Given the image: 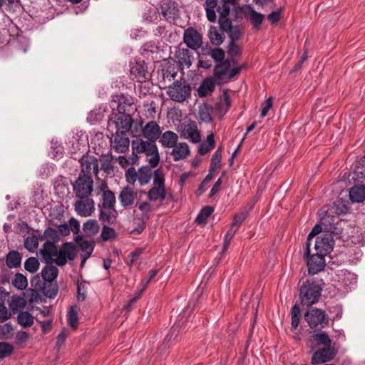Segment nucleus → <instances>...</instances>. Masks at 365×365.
<instances>
[{
	"instance_id": "1",
	"label": "nucleus",
	"mask_w": 365,
	"mask_h": 365,
	"mask_svg": "<svg viewBox=\"0 0 365 365\" xmlns=\"http://www.w3.org/2000/svg\"><path fill=\"white\" fill-rule=\"evenodd\" d=\"M321 281L306 280L299 289V302L302 306L310 307L319 300L322 291Z\"/></svg>"
},
{
	"instance_id": "2",
	"label": "nucleus",
	"mask_w": 365,
	"mask_h": 365,
	"mask_svg": "<svg viewBox=\"0 0 365 365\" xmlns=\"http://www.w3.org/2000/svg\"><path fill=\"white\" fill-rule=\"evenodd\" d=\"M131 145L133 153L135 155L144 153L150 157L148 162L151 167H156L158 165L160 155L156 143L149 140H144L141 138L137 137L132 140Z\"/></svg>"
},
{
	"instance_id": "3",
	"label": "nucleus",
	"mask_w": 365,
	"mask_h": 365,
	"mask_svg": "<svg viewBox=\"0 0 365 365\" xmlns=\"http://www.w3.org/2000/svg\"><path fill=\"white\" fill-rule=\"evenodd\" d=\"M148 198L150 201L159 200L160 202L167 197L165 185V175L163 170L158 168L153 173V186L148 192Z\"/></svg>"
},
{
	"instance_id": "4",
	"label": "nucleus",
	"mask_w": 365,
	"mask_h": 365,
	"mask_svg": "<svg viewBox=\"0 0 365 365\" xmlns=\"http://www.w3.org/2000/svg\"><path fill=\"white\" fill-rule=\"evenodd\" d=\"M304 319L311 329H321L328 325L329 318L325 311L312 308L305 312Z\"/></svg>"
},
{
	"instance_id": "5",
	"label": "nucleus",
	"mask_w": 365,
	"mask_h": 365,
	"mask_svg": "<svg viewBox=\"0 0 365 365\" xmlns=\"http://www.w3.org/2000/svg\"><path fill=\"white\" fill-rule=\"evenodd\" d=\"M191 88L183 81H175L168 86L167 94L171 100L177 102H183L190 96Z\"/></svg>"
},
{
	"instance_id": "6",
	"label": "nucleus",
	"mask_w": 365,
	"mask_h": 365,
	"mask_svg": "<svg viewBox=\"0 0 365 365\" xmlns=\"http://www.w3.org/2000/svg\"><path fill=\"white\" fill-rule=\"evenodd\" d=\"M133 119L130 114L116 113L115 120L110 119L108 122V130L109 132L128 133L132 126Z\"/></svg>"
},
{
	"instance_id": "7",
	"label": "nucleus",
	"mask_w": 365,
	"mask_h": 365,
	"mask_svg": "<svg viewBox=\"0 0 365 365\" xmlns=\"http://www.w3.org/2000/svg\"><path fill=\"white\" fill-rule=\"evenodd\" d=\"M73 188L77 197H89L93 190V178L79 175L73 184Z\"/></svg>"
},
{
	"instance_id": "8",
	"label": "nucleus",
	"mask_w": 365,
	"mask_h": 365,
	"mask_svg": "<svg viewBox=\"0 0 365 365\" xmlns=\"http://www.w3.org/2000/svg\"><path fill=\"white\" fill-rule=\"evenodd\" d=\"M130 75L132 79H135L138 83H145L150 75L147 66L144 61L131 62L130 64Z\"/></svg>"
},
{
	"instance_id": "9",
	"label": "nucleus",
	"mask_w": 365,
	"mask_h": 365,
	"mask_svg": "<svg viewBox=\"0 0 365 365\" xmlns=\"http://www.w3.org/2000/svg\"><path fill=\"white\" fill-rule=\"evenodd\" d=\"M57 252L55 263L58 266H63L68 259L73 260L76 257L75 245L71 242H64Z\"/></svg>"
},
{
	"instance_id": "10",
	"label": "nucleus",
	"mask_w": 365,
	"mask_h": 365,
	"mask_svg": "<svg viewBox=\"0 0 365 365\" xmlns=\"http://www.w3.org/2000/svg\"><path fill=\"white\" fill-rule=\"evenodd\" d=\"M80 163L81 168V176L92 178L93 174L98 175V163L97 158L94 156L83 155L80 160Z\"/></svg>"
},
{
	"instance_id": "11",
	"label": "nucleus",
	"mask_w": 365,
	"mask_h": 365,
	"mask_svg": "<svg viewBox=\"0 0 365 365\" xmlns=\"http://www.w3.org/2000/svg\"><path fill=\"white\" fill-rule=\"evenodd\" d=\"M112 137L110 138V145L112 148L118 153H125L130 145V140L127 133L110 132Z\"/></svg>"
},
{
	"instance_id": "12",
	"label": "nucleus",
	"mask_w": 365,
	"mask_h": 365,
	"mask_svg": "<svg viewBox=\"0 0 365 365\" xmlns=\"http://www.w3.org/2000/svg\"><path fill=\"white\" fill-rule=\"evenodd\" d=\"M336 351L331 346H325L319 349L313 353L311 359V364L312 365H318L320 364H325L333 360L336 355Z\"/></svg>"
},
{
	"instance_id": "13",
	"label": "nucleus",
	"mask_w": 365,
	"mask_h": 365,
	"mask_svg": "<svg viewBox=\"0 0 365 365\" xmlns=\"http://www.w3.org/2000/svg\"><path fill=\"white\" fill-rule=\"evenodd\" d=\"M334 240L331 232H325L317 237L315 241V250L323 255L329 254L334 247Z\"/></svg>"
},
{
	"instance_id": "14",
	"label": "nucleus",
	"mask_w": 365,
	"mask_h": 365,
	"mask_svg": "<svg viewBox=\"0 0 365 365\" xmlns=\"http://www.w3.org/2000/svg\"><path fill=\"white\" fill-rule=\"evenodd\" d=\"M74 203V209L76 213L81 217L91 216L95 211V202L88 197H78Z\"/></svg>"
},
{
	"instance_id": "15",
	"label": "nucleus",
	"mask_w": 365,
	"mask_h": 365,
	"mask_svg": "<svg viewBox=\"0 0 365 365\" xmlns=\"http://www.w3.org/2000/svg\"><path fill=\"white\" fill-rule=\"evenodd\" d=\"M183 41L188 48L197 50L202 44V35L194 28L188 27L184 31Z\"/></svg>"
},
{
	"instance_id": "16",
	"label": "nucleus",
	"mask_w": 365,
	"mask_h": 365,
	"mask_svg": "<svg viewBox=\"0 0 365 365\" xmlns=\"http://www.w3.org/2000/svg\"><path fill=\"white\" fill-rule=\"evenodd\" d=\"M133 99L125 95H114L110 101V108L117 110L118 113H125L131 106Z\"/></svg>"
},
{
	"instance_id": "17",
	"label": "nucleus",
	"mask_w": 365,
	"mask_h": 365,
	"mask_svg": "<svg viewBox=\"0 0 365 365\" xmlns=\"http://www.w3.org/2000/svg\"><path fill=\"white\" fill-rule=\"evenodd\" d=\"M311 343V349L313 351L317 346H331V340L328 334L323 331H313L309 338Z\"/></svg>"
},
{
	"instance_id": "18",
	"label": "nucleus",
	"mask_w": 365,
	"mask_h": 365,
	"mask_svg": "<svg viewBox=\"0 0 365 365\" xmlns=\"http://www.w3.org/2000/svg\"><path fill=\"white\" fill-rule=\"evenodd\" d=\"M136 197L137 192L129 185L123 187L118 195L119 202L124 209L131 207Z\"/></svg>"
},
{
	"instance_id": "19",
	"label": "nucleus",
	"mask_w": 365,
	"mask_h": 365,
	"mask_svg": "<svg viewBox=\"0 0 365 365\" xmlns=\"http://www.w3.org/2000/svg\"><path fill=\"white\" fill-rule=\"evenodd\" d=\"M307 260L308 272L309 274H315L324 269L325 267L324 255L317 252L312 255Z\"/></svg>"
},
{
	"instance_id": "20",
	"label": "nucleus",
	"mask_w": 365,
	"mask_h": 365,
	"mask_svg": "<svg viewBox=\"0 0 365 365\" xmlns=\"http://www.w3.org/2000/svg\"><path fill=\"white\" fill-rule=\"evenodd\" d=\"M220 29L228 34L230 41H238L242 36V28L239 25H234L230 19L220 22Z\"/></svg>"
},
{
	"instance_id": "21",
	"label": "nucleus",
	"mask_w": 365,
	"mask_h": 365,
	"mask_svg": "<svg viewBox=\"0 0 365 365\" xmlns=\"http://www.w3.org/2000/svg\"><path fill=\"white\" fill-rule=\"evenodd\" d=\"M39 253L46 264H52L55 262L58 254L57 247L54 242L46 241L40 249Z\"/></svg>"
},
{
	"instance_id": "22",
	"label": "nucleus",
	"mask_w": 365,
	"mask_h": 365,
	"mask_svg": "<svg viewBox=\"0 0 365 365\" xmlns=\"http://www.w3.org/2000/svg\"><path fill=\"white\" fill-rule=\"evenodd\" d=\"M143 136L147 140L156 143L159 139L161 130L159 125L155 121H150L142 128Z\"/></svg>"
},
{
	"instance_id": "23",
	"label": "nucleus",
	"mask_w": 365,
	"mask_h": 365,
	"mask_svg": "<svg viewBox=\"0 0 365 365\" xmlns=\"http://www.w3.org/2000/svg\"><path fill=\"white\" fill-rule=\"evenodd\" d=\"M181 137L189 139L193 143H197L200 141V134L197 130V125L192 123H189L180 129Z\"/></svg>"
},
{
	"instance_id": "24",
	"label": "nucleus",
	"mask_w": 365,
	"mask_h": 365,
	"mask_svg": "<svg viewBox=\"0 0 365 365\" xmlns=\"http://www.w3.org/2000/svg\"><path fill=\"white\" fill-rule=\"evenodd\" d=\"M118 216V213L115 208L99 207V220L104 224L115 223Z\"/></svg>"
},
{
	"instance_id": "25",
	"label": "nucleus",
	"mask_w": 365,
	"mask_h": 365,
	"mask_svg": "<svg viewBox=\"0 0 365 365\" xmlns=\"http://www.w3.org/2000/svg\"><path fill=\"white\" fill-rule=\"evenodd\" d=\"M160 8L162 15L168 21L174 20L178 15V9L175 2L170 0L163 2Z\"/></svg>"
},
{
	"instance_id": "26",
	"label": "nucleus",
	"mask_w": 365,
	"mask_h": 365,
	"mask_svg": "<svg viewBox=\"0 0 365 365\" xmlns=\"http://www.w3.org/2000/svg\"><path fill=\"white\" fill-rule=\"evenodd\" d=\"M170 153L174 161H178L186 158L190 155L189 146L186 143H180L172 148Z\"/></svg>"
},
{
	"instance_id": "27",
	"label": "nucleus",
	"mask_w": 365,
	"mask_h": 365,
	"mask_svg": "<svg viewBox=\"0 0 365 365\" xmlns=\"http://www.w3.org/2000/svg\"><path fill=\"white\" fill-rule=\"evenodd\" d=\"M115 203L116 198L114 192L110 190H106L101 195L98 207L115 208Z\"/></svg>"
},
{
	"instance_id": "28",
	"label": "nucleus",
	"mask_w": 365,
	"mask_h": 365,
	"mask_svg": "<svg viewBox=\"0 0 365 365\" xmlns=\"http://www.w3.org/2000/svg\"><path fill=\"white\" fill-rule=\"evenodd\" d=\"M160 143L164 148H172L176 145L178 140V135L170 130H167L160 134Z\"/></svg>"
},
{
	"instance_id": "29",
	"label": "nucleus",
	"mask_w": 365,
	"mask_h": 365,
	"mask_svg": "<svg viewBox=\"0 0 365 365\" xmlns=\"http://www.w3.org/2000/svg\"><path fill=\"white\" fill-rule=\"evenodd\" d=\"M230 68L229 60L216 63L214 68V76L219 81H226L228 70Z\"/></svg>"
},
{
	"instance_id": "30",
	"label": "nucleus",
	"mask_w": 365,
	"mask_h": 365,
	"mask_svg": "<svg viewBox=\"0 0 365 365\" xmlns=\"http://www.w3.org/2000/svg\"><path fill=\"white\" fill-rule=\"evenodd\" d=\"M215 88V82L214 79L211 77L206 78L197 88L198 96L200 98L205 97L209 93L214 91Z\"/></svg>"
},
{
	"instance_id": "31",
	"label": "nucleus",
	"mask_w": 365,
	"mask_h": 365,
	"mask_svg": "<svg viewBox=\"0 0 365 365\" xmlns=\"http://www.w3.org/2000/svg\"><path fill=\"white\" fill-rule=\"evenodd\" d=\"M175 57L178 60V63L182 66L190 68L192 63L193 57L188 49L179 48L176 51Z\"/></svg>"
},
{
	"instance_id": "32",
	"label": "nucleus",
	"mask_w": 365,
	"mask_h": 365,
	"mask_svg": "<svg viewBox=\"0 0 365 365\" xmlns=\"http://www.w3.org/2000/svg\"><path fill=\"white\" fill-rule=\"evenodd\" d=\"M58 274V268L52 264H47L41 270V277L45 282H53Z\"/></svg>"
},
{
	"instance_id": "33",
	"label": "nucleus",
	"mask_w": 365,
	"mask_h": 365,
	"mask_svg": "<svg viewBox=\"0 0 365 365\" xmlns=\"http://www.w3.org/2000/svg\"><path fill=\"white\" fill-rule=\"evenodd\" d=\"M349 197L352 202H361L365 200V186L355 185L350 189Z\"/></svg>"
},
{
	"instance_id": "34",
	"label": "nucleus",
	"mask_w": 365,
	"mask_h": 365,
	"mask_svg": "<svg viewBox=\"0 0 365 365\" xmlns=\"http://www.w3.org/2000/svg\"><path fill=\"white\" fill-rule=\"evenodd\" d=\"M153 167L149 165V166H143L139 169L138 173V180L140 185H145L150 182L153 174L151 169Z\"/></svg>"
},
{
	"instance_id": "35",
	"label": "nucleus",
	"mask_w": 365,
	"mask_h": 365,
	"mask_svg": "<svg viewBox=\"0 0 365 365\" xmlns=\"http://www.w3.org/2000/svg\"><path fill=\"white\" fill-rule=\"evenodd\" d=\"M217 0H206L205 4V10L206 16L209 21L215 22L217 19L215 9L217 8Z\"/></svg>"
},
{
	"instance_id": "36",
	"label": "nucleus",
	"mask_w": 365,
	"mask_h": 365,
	"mask_svg": "<svg viewBox=\"0 0 365 365\" xmlns=\"http://www.w3.org/2000/svg\"><path fill=\"white\" fill-rule=\"evenodd\" d=\"M76 242L80 247L81 250L82 251V253L81 255H86L88 256H91L93 249H94V242L93 241H88L82 239L81 237H78L76 239Z\"/></svg>"
},
{
	"instance_id": "37",
	"label": "nucleus",
	"mask_w": 365,
	"mask_h": 365,
	"mask_svg": "<svg viewBox=\"0 0 365 365\" xmlns=\"http://www.w3.org/2000/svg\"><path fill=\"white\" fill-rule=\"evenodd\" d=\"M99 225L96 220H88L83 225V230L86 236L92 237L99 231Z\"/></svg>"
},
{
	"instance_id": "38",
	"label": "nucleus",
	"mask_w": 365,
	"mask_h": 365,
	"mask_svg": "<svg viewBox=\"0 0 365 365\" xmlns=\"http://www.w3.org/2000/svg\"><path fill=\"white\" fill-rule=\"evenodd\" d=\"M21 257L19 252H9L6 258V263L9 268H16L21 265Z\"/></svg>"
},
{
	"instance_id": "39",
	"label": "nucleus",
	"mask_w": 365,
	"mask_h": 365,
	"mask_svg": "<svg viewBox=\"0 0 365 365\" xmlns=\"http://www.w3.org/2000/svg\"><path fill=\"white\" fill-rule=\"evenodd\" d=\"M208 37L210 42L215 46H220L223 43L224 36L217 29L215 26H211L208 31Z\"/></svg>"
},
{
	"instance_id": "40",
	"label": "nucleus",
	"mask_w": 365,
	"mask_h": 365,
	"mask_svg": "<svg viewBox=\"0 0 365 365\" xmlns=\"http://www.w3.org/2000/svg\"><path fill=\"white\" fill-rule=\"evenodd\" d=\"M204 55L211 56L213 60L218 63L220 62L225 61V54L224 51L220 48H209L207 51H204Z\"/></svg>"
},
{
	"instance_id": "41",
	"label": "nucleus",
	"mask_w": 365,
	"mask_h": 365,
	"mask_svg": "<svg viewBox=\"0 0 365 365\" xmlns=\"http://www.w3.org/2000/svg\"><path fill=\"white\" fill-rule=\"evenodd\" d=\"M334 216L328 215L326 212L320 219L319 224L322 225V227L324 229L325 232H331L333 233V229H335L334 225Z\"/></svg>"
},
{
	"instance_id": "42",
	"label": "nucleus",
	"mask_w": 365,
	"mask_h": 365,
	"mask_svg": "<svg viewBox=\"0 0 365 365\" xmlns=\"http://www.w3.org/2000/svg\"><path fill=\"white\" fill-rule=\"evenodd\" d=\"M234 4L222 3L217 8V11L219 13V23L223 21V20H229L230 19L228 16L230 14L232 6H234Z\"/></svg>"
},
{
	"instance_id": "43",
	"label": "nucleus",
	"mask_w": 365,
	"mask_h": 365,
	"mask_svg": "<svg viewBox=\"0 0 365 365\" xmlns=\"http://www.w3.org/2000/svg\"><path fill=\"white\" fill-rule=\"evenodd\" d=\"M29 48V41L24 36H18L14 41V48L17 52L26 53Z\"/></svg>"
},
{
	"instance_id": "44",
	"label": "nucleus",
	"mask_w": 365,
	"mask_h": 365,
	"mask_svg": "<svg viewBox=\"0 0 365 365\" xmlns=\"http://www.w3.org/2000/svg\"><path fill=\"white\" fill-rule=\"evenodd\" d=\"M214 212V208L211 206H205L201 209L198 215L195 218V222L199 224H205L207 222V218Z\"/></svg>"
},
{
	"instance_id": "45",
	"label": "nucleus",
	"mask_w": 365,
	"mask_h": 365,
	"mask_svg": "<svg viewBox=\"0 0 365 365\" xmlns=\"http://www.w3.org/2000/svg\"><path fill=\"white\" fill-rule=\"evenodd\" d=\"M17 320L23 327H30L34 324V317L28 312H21L18 314Z\"/></svg>"
},
{
	"instance_id": "46",
	"label": "nucleus",
	"mask_w": 365,
	"mask_h": 365,
	"mask_svg": "<svg viewBox=\"0 0 365 365\" xmlns=\"http://www.w3.org/2000/svg\"><path fill=\"white\" fill-rule=\"evenodd\" d=\"M43 237L38 238L36 235H32L31 236H28L24 240V247L29 251L30 252H34L37 249L38 246V240L42 239Z\"/></svg>"
},
{
	"instance_id": "47",
	"label": "nucleus",
	"mask_w": 365,
	"mask_h": 365,
	"mask_svg": "<svg viewBox=\"0 0 365 365\" xmlns=\"http://www.w3.org/2000/svg\"><path fill=\"white\" fill-rule=\"evenodd\" d=\"M105 112L106 107H100L98 109L93 110L89 113L87 117V120L91 124H95L96 123L101 121L103 118Z\"/></svg>"
},
{
	"instance_id": "48",
	"label": "nucleus",
	"mask_w": 365,
	"mask_h": 365,
	"mask_svg": "<svg viewBox=\"0 0 365 365\" xmlns=\"http://www.w3.org/2000/svg\"><path fill=\"white\" fill-rule=\"evenodd\" d=\"M116 237L117 233L113 228L109 227L107 224H105L103 226L101 233V238L103 241L107 242L108 240H114Z\"/></svg>"
},
{
	"instance_id": "49",
	"label": "nucleus",
	"mask_w": 365,
	"mask_h": 365,
	"mask_svg": "<svg viewBox=\"0 0 365 365\" xmlns=\"http://www.w3.org/2000/svg\"><path fill=\"white\" fill-rule=\"evenodd\" d=\"M12 284L19 290H24L28 286L27 278L21 273L15 274L12 279Z\"/></svg>"
},
{
	"instance_id": "50",
	"label": "nucleus",
	"mask_w": 365,
	"mask_h": 365,
	"mask_svg": "<svg viewBox=\"0 0 365 365\" xmlns=\"http://www.w3.org/2000/svg\"><path fill=\"white\" fill-rule=\"evenodd\" d=\"M291 316V329L295 330L299 326L301 316V310L298 304H296L292 307Z\"/></svg>"
},
{
	"instance_id": "51",
	"label": "nucleus",
	"mask_w": 365,
	"mask_h": 365,
	"mask_svg": "<svg viewBox=\"0 0 365 365\" xmlns=\"http://www.w3.org/2000/svg\"><path fill=\"white\" fill-rule=\"evenodd\" d=\"M250 10V21L255 28H259L262 24L264 16L257 11H256L252 7L249 6Z\"/></svg>"
},
{
	"instance_id": "52",
	"label": "nucleus",
	"mask_w": 365,
	"mask_h": 365,
	"mask_svg": "<svg viewBox=\"0 0 365 365\" xmlns=\"http://www.w3.org/2000/svg\"><path fill=\"white\" fill-rule=\"evenodd\" d=\"M89 283L85 280H78L77 283V298L78 301H84L87 296V289Z\"/></svg>"
},
{
	"instance_id": "53",
	"label": "nucleus",
	"mask_w": 365,
	"mask_h": 365,
	"mask_svg": "<svg viewBox=\"0 0 365 365\" xmlns=\"http://www.w3.org/2000/svg\"><path fill=\"white\" fill-rule=\"evenodd\" d=\"M39 265L38 259L34 257H29L24 263L26 270L31 273L36 272L38 269Z\"/></svg>"
},
{
	"instance_id": "54",
	"label": "nucleus",
	"mask_w": 365,
	"mask_h": 365,
	"mask_svg": "<svg viewBox=\"0 0 365 365\" xmlns=\"http://www.w3.org/2000/svg\"><path fill=\"white\" fill-rule=\"evenodd\" d=\"M13 351L14 347L11 344L6 342H0V359L10 356Z\"/></svg>"
},
{
	"instance_id": "55",
	"label": "nucleus",
	"mask_w": 365,
	"mask_h": 365,
	"mask_svg": "<svg viewBox=\"0 0 365 365\" xmlns=\"http://www.w3.org/2000/svg\"><path fill=\"white\" fill-rule=\"evenodd\" d=\"M68 323L73 329L77 327L78 323V317L76 309L71 307L68 313Z\"/></svg>"
},
{
	"instance_id": "56",
	"label": "nucleus",
	"mask_w": 365,
	"mask_h": 365,
	"mask_svg": "<svg viewBox=\"0 0 365 365\" xmlns=\"http://www.w3.org/2000/svg\"><path fill=\"white\" fill-rule=\"evenodd\" d=\"M237 230L230 226L224 237L222 251H225Z\"/></svg>"
},
{
	"instance_id": "57",
	"label": "nucleus",
	"mask_w": 365,
	"mask_h": 365,
	"mask_svg": "<svg viewBox=\"0 0 365 365\" xmlns=\"http://www.w3.org/2000/svg\"><path fill=\"white\" fill-rule=\"evenodd\" d=\"M246 217V212H240L239 214H237L232 220L231 227L238 230L240 225L243 222Z\"/></svg>"
},
{
	"instance_id": "58",
	"label": "nucleus",
	"mask_w": 365,
	"mask_h": 365,
	"mask_svg": "<svg viewBox=\"0 0 365 365\" xmlns=\"http://www.w3.org/2000/svg\"><path fill=\"white\" fill-rule=\"evenodd\" d=\"M4 4L6 6V9L9 12H14L20 8L19 0H4Z\"/></svg>"
},
{
	"instance_id": "59",
	"label": "nucleus",
	"mask_w": 365,
	"mask_h": 365,
	"mask_svg": "<svg viewBox=\"0 0 365 365\" xmlns=\"http://www.w3.org/2000/svg\"><path fill=\"white\" fill-rule=\"evenodd\" d=\"M136 206L143 213V215L145 216H146L147 218H148V214L152 210L151 205L148 202L143 201V202H138L136 203Z\"/></svg>"
},
{
	"instance_id": "60",
	"label": "nucleus",
	"mask_w": 365,
	"mask_h": 365,
	"mask_svg": "<svg viewBox=\"0 0 365 365\" xmlns=\"http://www.w3.org/2000/svg\"><path fill=\"white\" fill-rule=\"evenodd\" d=\"M273 102H272V98L269 97L268 98L262 105V110H261V117L264 118L265 117L268 111L270 110V108L272 107Z\"/></svg>"
},
{
	"instance_id": "61",
	"label": "nucleus",
	"mask_w": 365,
	"mask_h": 365,
	"mask_svg": "<svg viewBox=\"0 0 365 365\" xmlns=\"http://www.w3.org/2000/svg\"><path fill=\"white\" fill-rule=\"evenodd\" d=\"M199 119L203 122L208 123L211 120V116L206 107H200L199 110Z\"/></svg>"
},
{
	"instance_id": "62",
	"label": "nucleus",
	"mask_w": 365,
	"mask_h": 365,
	"mask_svg": "<svg viewBox=\"0 0 365 365\" xmlns=\"http://www.w3.org/2000/svg\"><path fill=\"white\" fill-rule=\"evenodd\" d=\"M25 300L21 297H13L11 307L13 309L23 308L25 306Z\"/></svg>"
},
{
	"instance_id": "63",
	"label": "nucleus",
	"mask_w": 365,
	"mask_h": 365,
	"mask_svg": "<svg viewBox=\"0 0 365 365\" xmlns=\"http://www.w3.org/2000/svg\"><path fill=\"white\" fill-rule=\"evenodd\" d=\"M222 154L220 148H218L211 159L212 165H215V168H219L221 165Z\"/></svg>"
},
{
	"instance_id": "64",
	"label": "nucleus",
	"mask_w": 365,
	"mask_h": 365,
	"mask_svg": "<svg viewBox=\"0 0 365 365\" xmlns=\"http://www.w3.org/2000/svg\"><path fill=\"white\" fill-rule=\"evenodd\" d=\"M126 179L127 181L130 183H134L138 180V173L134 168H130L126 171Z\"/></svg>"
}]
</instances>
